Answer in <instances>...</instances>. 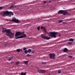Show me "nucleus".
Here are the masks:
<instances>
[{
	"mask_svg": "<svg viewBox=\"0 0 75 75\" xmlns=\"http://www.w3.org/2000/svg\"><path fill=\"white\" fill-rule=\"evenodd\" d=\"M1 15H3L4 16V15H6V14H10V15H11V16H13V15H14V13H13L12 12H8L6 11H4L3 12H2L1 13Z\"/></svg>",
	"mask_w": 75,
	"mask_h": 75,
	"instance_id": "1",
	"label": "nucleus"
},
{
	"mask_svg": "<svg viewBox=\"0 0 75 75\" xmlns=\"http://www.w3.org/2000/svg\"><path fill=\"white\" fill-rule=\"evenodd\" d=\"M60 13V14H63V16H65V15H69L70 13H68L66 10L64 11L62 10H59L58 12V13Z\"/></svg>",
	"mask_w": 75,
	"mask_h": 75,
	"instance_id": "2",
	"label": "nucleus"
},
{
	"mask_svg": "<svg viewBox=\"0 0 75 75\" xmlns=\"http://www.w3.org/2000/svg\"><path fill=\"white\" fill-rule=\"evenodd\" d=\"M50 33L52 35V36L50 35V37H54V38H56L57 36H56V35L57 34V32H50Z\"/></svg>",
	"mask_w": 75,
	"mask_h": 75,
	"instance_id": "3",
	"label": "nucleus"
},
{
	"mask_svg": "<svg viewBox=\"0 0 75 75\" xmlns=\"http://www.w3.org/2000/svg\"><path fill=\"white\" fill-rule=\"evenodd\" d=\"M12 21L13 22H15L16 23H20V22H21V21H19L18 19H16L15 18H13Z\"/></svg>",
	"mask_w": 75,
	"mask_h": 75,
	"instance_id": "4",
	"label": "nucleus"
},
{
	"mask_svg": "<svg viewBox=\"0 0 75 75\" xmlns=\"http://www.w3.org/2000/svg\"><path fill=\"white\" fill-rule=\"evenodd\" d=\"M41 36L44 40H50V38L47 36H46L43 34Z\"/></svg>",
	"mask_w": 75,
	"mask_h": 75,
	"instance_id": "5",
	"label": "nucleus"
},
{
	"mask_svg": "<svg viewBox=\"0 0 75 75\" xmlns=\"http://www.w3.org/2000/svg\"><path fill=\"white\" fill-rule=\"evenodd\" d=\"M23 34V33L22 32H17L15 34V37H18V36H20V35H22Z\"/></svg>",
	"mask_w": 75,
	"mask_h": 75,
	"instance_id": "6",
	"label": "nucleus"
},
{
	"mask_svg": "<svg viewBox=\"0 0 75 75\" xmlns=\"http://www.w3.org/2000/svg\"><path fill=\"white\" fill-rule=\"evenodd\" d=\"M27 37L26 35L25 34H24L22 36H19L16 38V39H18V38H25Z\"/></svg>",
	"mask_w": 75,
	"mask_h": 75,
	"instance_id": "7",
	"label": "nucleus"
},
{
	"mask_svg": "<svg viewBox=\"0 0 75 75\" xmlns=\"http://www.w3.org/2000/svg\"><path fill=\"white\" fill-rule=\"evenodd\" d=\"M10 38H12L14 37V34L13 33H12L11 32L8 35Z\"/></svg>",
	"mask_w": 75,
	"mask_h": 75,
	"instance_id": "8",
	"label": "nucleus"
},
{
	"mask_svg": "<svg viewBox=\"0 0 75 75\" xmlns=\"http://www.w3.org/2000/svg\"><path fill=\"white\" fill-rule=\"evenodd\" d=\"M38 71L39 72V73H45L46 71H45V70H41V69H38Z\"/></svg>",
	"mask_w": 75,
	"mask_h": 75,
	"instance_id": "9",
	"label": "nucleus"
},
{
	"mask_svg": "<svg viewBox=\"0 0 75 75\" xmlns=\"http://www.w3.org/2000/svg\"><path fill=\"white\" fill-rule=\"evenodd\" d=\"M49 56H50V58H54V57H55V54L51 53L49 54Z\"/></svg>",
	"mask_w": 75,
	"mask_h": 75,
	"instance_id": "10",
	"label": "nucleus"
},
{
	"mask_svg": "<svg viewBox=\"0 0 75 75\" xmlns=\"http://www.w3.org/2000/svg\"><path fill=\"white\" fill-rule=\"evenodd\" d=\"M6 33H7V35H8L11 32H10V30L9 29L8 30H6Z\"/></svg>",
	"mask_w": 75,
	"mask_h": 75,
	"instance_id": "11",
	"label": "nucleus"
},
{
	"mask_svg": "<svg viewBox=\"0 0 75 75\" xmlns=\"http://www.w3.org/2000/svg\"><path fill=\"white\" fill-rule=\"evenodd\" d=\"M68 49L67 48H64L63 50V52H68Z\"/></svg>",
	"mask_w": 75,
	"mask_h": 75,
	"instance_id": "12",
	"label": "nucleus"
},
{
	"mask_svg": "<svg viewBox=\"0 0 75 75\" xmlns=\"http://www.w3.org/2000/svg\"><path fill=\"white\" fill-rule=\"evenodd\" d=\"M7 30L5 28H3L2 29V32L3 33H6Z\"/></svg>",
	"mask_w": 75,
	"mask_h": 75,
	"instance_id": "13",
	"label": "nucleus"
},
{
	"mask_svg": "<svg viewBox=\"0 0 75 75\" xmlns=\"http://www.w3.org/2000/svg\"><path fill=\"white\" fill-rule=\"evenodd\" d=\"M24 63L26 65H28V61H25Z\"/></svg>",
	"mask_w": 75,
	"mask_h": 75,
	"instance_id": "14",
	"label": "nucleus"
},
{
	"mask_svg": "<svg viewBox=\"0 0 75 75\" xmlns=\"http://www.w3.org/2000/svg\"><path fill=\"white\" fill-rule=\"evenodd\" d=\"M16 51H17V52H19L20 51H22V49H21L20 50L19 49H18L16 50Z\"/></svg>",
	"mask_w": 75,
	"mask_h": 75,
	"instance_id": "15",
	"label": "nucleus"
},
{
	"mask_svg": "<svg viewBox=\"0 0 75 75\" xmlns=\"http://www.w3.org/2000/svg\"><path fill=\"white\" fill-rule=\"evenodd\" d=\"M21 75H26V73H24V72H21Z\"/></svg>",
	"mask_w": 75,
	"mask_h": 75,
	"instance_id": "16",
	"label": "nucleus"
},
{
	"mask_svg": "<svg viewBox=\"0 0 75 75\" xmlns=\"http://www.w3.org/2000/svg\"><path fill=\"white\" fill-rule=\"evenodd\" d=\"M9 44L6 42H5L4 43V45H5V46H6V45H8Z\"/></svg>",
	"mask_w": 75,
	"mask_h": 75,
	"instance_id": "17",
	"label": "nucleus"
},
{
	"mask_svg": "<svg viewBox=\"0 0 75 75\" xmlns=\"http://www.w3.org/2000/svg\"><path fill=\"white\" fill-rule=\"evenodd\" d=\"M28 53H30L31 52V49H29L28 51Z\"/></svg>",
	"mask_w": 75,
	"mask_h": 75,
	"instance_id": "18",
	"label": "nucleus"
},
{
	"mask_svg": "<svg viewBox=\"0 0 75 75\" xmlns=\"http://www.w3.org/2000/svg\"><path fill=\"white\" fill-rule=\"evenodd\" d=\"M69 41H72L73 42L74 41V39H69Z\"/></svg>",
	"mask_w": 75,
	"mask_h": 75,
	"instance_id": "19",
	"label": "nucleus"
},
{
	"mask_svg": "<svg viewBox=\"0 0 75 75\" xmlns=\"http://www.w3.org/2000/svg\"><path fill=\"white\" fill-rule=\"evenodd\" d=\"M72 44V42H69L67 43V44H69V45H71Z\"/></svg>",
	"mask_w": 75,
	"mask_h": 75,
	"instance_id": "20",
	"label": "nucleus"
},
{
	"mask_svg": "<svg viewBox=\"0 0 75 75\" xmlns=\"http://www.w3.org/2000/svg\"><path fill=\"white\" fill-rule=\"evenodd\" d=\"M25 54H27L28 53V50H26L24 51Z\"/></svg>",
	"mask_w": 75,
	"mask_h": 75,
	"instance_id": "21",
	"label": "nucleus"
},
{
	"mask_svg": "<svg viewBox=\"0 0 75 75\" xmlns=\"http://www.w3.org/2000/svg\"><path fill=\"white\" fill-rule=\"evenodd\" d=\"M18 64H20V62H16V65H18Z\"/></svg>",
	"mask_w": 75,
	"mask_h": 75,
	"instance_id": "22",
	"label": "nucleus"
},
{
	"mask_svg": "<svg viewBox=\"0 0 75 75\" xmlns=\"http://www.w3.org/2000/svg\"><path fill=\"white\" fill-rule=\"evenodd\" d=\"M40 26H38L37 28V30L38 31H39V30H40Z\"/></svg>",
	"mask_w": 75,
	"mask_h": 75,
	"instance_id": "23",
	"label": "nucleus"
},
{
	"mask_svg": "<svg viewBox=\"0 0 75 75\" xmlns=\"http://www.w3.org/2000/svg\"><path fill=\"white\" fill-rule=\"evenodd\" d=\"M32 54H34V51L33 50H32L31 51Z\"/></svg>",
	"mask_w": 75,
	"mask_h": 75,
	"instance_id": "24",
	"label": "nucleus"
},
{
	"mask_svg": "<svg viewBox=\"0 0 75 75\" xmlns=\"http://www.w3.org/2000/svg\"><path fill=\"white\" fill-rule=\"evenodd\" d=\"M58 73H59V74H60V73L61 72V70H59L58 71Z\"/></svg>",
	"mask_w": 75,
	"mask_h": 75,
	"instance_id": "25",
	"label": "nucleus"
},
{
	"mask_svg": "<svg viewBox=\"0 0 75 75\" xmlns=\"http://www.w3.org/2000/svg\"><path fill=\"white\" fill-rule=\"evenodd\" d=\"M26 56H27L28 57H31V55H30L29 54H28L26 55Z\"/></svg>",
	"mask_w": 75,
	"mask_h": 75,
	"instance_id": "26",
	"label": "nucleus"
},
{
	"mask_svg": "<svg viewBox=\"0 0 75 75\" xmlns=\"http://www.w3.org/2000/svg\"><path fill=\"white\" fill-rule=\"evenodd\" d=\"M43 29H44L45 31H47L46 30V29L45 27L43 28Z\"/></svg>",
	"mask_w": 75,
	"mask_h": 75,
	"instance_id": "27",
	"label": "nucleus"
},
{
	"mask_svg": "<svg viewBox=\"0 0 75 75\" xmlns=\"http://www.w3.org/2000/svg\"><path fill=\"white\" fill-rule=\"evenodd\" d=\"M10 8H14V6H11L10 7Z\"/></svg>",
	"mask_w": 75,
	"mask_h": 75,
	"instance_id": "28",
	"label": "nucleus"
},
{
	"mask_svg": "<svg viewBox=\"0 0 75 75\" xmlns=\"http://www.w3.org/2000/svg\"><path fill=\"white\" fill-rule=\"evenodd\" d=\"M12 59V57L10 58L8 60L9 61H10Z\"/></svg>",
	"mask_w": 75,
	"mask_h": 75,
	"instance_id": "29",
	"label": "nucleus"
},
{
	"mask_svg": "<svg viewBox=\"0 0 75 75\" xmlns=\"http://www.w3.org/2000/svg\"><path fill=\"white\" fill-rule=\"evenodd\" d=\"M62 20H60V21H59V23H62Z\"/></svg>",
	"mask_w": 75,
	"mask_h": 75,
	"instance_id": "30",
	"label": "nucleus"
},
{
	"mask_svg": "<svg viewBox=\"0 0 75 75\" xmlns=\"http://www.w3.org/2000/svg\"><path fill=\"white\" fill-rule=\"evenodd\" d=\"M42 64H46V62H43L42 63Z\"/></svg>",
	"mask_w": 75,
	"mask_h": 75,
	"instance_id": "31",
	"label": "nucleus"
},
{
	"mask_svg": "<svg viewBox=\"0 0 75 75\" xmlns=\"http://www.w3.org/2000/svg\"><path fill=\"white\" fill-rule=\"evenodd\" d=\"M43 2L44 3H47V1H43Z\"/></svg>",
	"mask_w": 75,
	"mask_h": 75,
	"instance_id": "32",
	"label": "nucleus"
},
{
	"mask_svg": "<svg viewBox=\"0 0 75 75\" xmlns=\"http://www.w3.org/2000/svg\"><path fill=\"white\" fill-rule=\"evenodd\" d=\"M46 18V17H42L41 18Z\"/></svg>",
	"mask_w": 75,
	"mask_h": 75,
	"instance_id": "33",
	"label": "nucleus"
},
{
	"mask_svg": "<svg viewBox=\"0 0 75 75\" xmlns=\"http://www.w3.org/2000/svg\"><path fill=\"white\" fill-rule=\"evenodd\" d=\"M44 28L43 26H42L41 27V29H42V28Z\"/></svg>",
	"mask_w": 75,
	"mask_h": 75,
	"instance_id": "34",
	"label": "nucleus"
},
{
	"mask_svg": "<svg viewBox=\"0 0 75 75\" xmlns=\"http://www.w3.org/2000/svg\"><path fill=\"white\" fill-rule=\"evenodd\" d=\"M69 58H72V57L71 56H69Z\"/></svg>",
	"mask_w": 75,
	"mask_h": 75,
	"instance_id": "35",
	"label": "nucleus"
},
{
	"mask_svg": "<svg viewBox=\"0 0 75 75\" xmlns=\"http://www.w3.org/2000/svg\"><path fill=\"white\" fill-rule=\"evenodd\" d=\"M27 49L26 48H23V51H24L25 50H26Z\"/></svg>",
	"mask_w": 75,
	"mask_h": 75,
	"instance_id": "36",
	"label": "nucleus"
},
{
	"mask_svg": "<svg viewBox=\"0 0 75 75\" xmlns=\"http://www.w3.org/2000/svg\"><path fill=\"white\" fill-rule=\"evenodd\" d=\"M2 8L3 7H0V10H1V9H2Z\"/></svg>",
	"mask_w": 75,
	"mask_h": 75,
	"instance_id": "37",
	"label": "nucleus"
},
{
	"mask_svg": "<svg viewBox=\"0 0 75 75\" xmlns=\"http://www.w3.org/2000/svg\"><path fill=\"white\" fill-rule=\"evenodd\" d=\"M58 35H59V37H60L61 36V34H58Z\"/></svg>",
	"mask_w": 75,
	"mask_h": 75,
	"instance_id": "38",
	"label": "nucleus"
},
{
	"mask_svg": "<svg viewBox=\"0 0 75 75\" xmlns=\"http://www.w3.org/2000/svg\"><path fill=\"white\" fill-rule=\"evenodd\" d=\"M42 7L43 8H44V6H42Z\"/></svg>",
	"mask_w": 75,
	"mask_h": 75,
	"instance_id": "39",
	"label": "nucleus"
},
{
	"mask_svg": "<svg viewBox=\"0 0 75 75\" xmlns=\"http://www.w3.org/2000/svg\"><path fill=\"white\" fill-rule=\"evenodd\" d=\"M30 20H26V21H29Z\"/></svg>",
	"mask_w": 75,
	"mask_h": 75,
	"instance_id": "40",
	"label": "nucleus"
},
{
	"mask_svg": "<svg viewBox=\"0 0 75 75\" xmlns=\"http://www.w3.org/2000/svg\"><path fill=\"white\" fill-rule=\"evenodd\" d=\"M47 34H49V33L47 32Z\"/></svg>",
	"mask_w": 75,
	"mask_h": 75,
	"instance_id": "41",
	"label": "nucleus"
},
{
	"mask_svg": "<svg viewBox=\"0 0 75 75\" xmlns=\"http://www.w3.org/2000/svg\"><path fill=\"white\" fill-rule=\"evenodd\" d=\"M13 62H11V64H12V63H13Z\"/></svg>",
	"mask_w": 75,
	"mask_h": 75,
	"instance_id": "42",
	"label": "nucleus"
},
{
	"mask_svg": "<svg viewBox=\"0 0 75 75\" xmlns=\"http://www.w3.org/2000/svg\"><path fill=\"white\" fill-rule=\"evenodd\" d=\"M49 2H50V3L51 2V1H49Z\"/></svg>",
	"mask_w": 75,
	"mask_h": 75,
	"instance_id": "43",
	"label": "nucleus"
},
{
	"mask_svg": "<svg viewBox=\"0 0 75 75\" xmlns=\"http://www.w3.org/2000/svg\"><path fill=\"white\" fill-rule=\"evenodd\" d=\"M11 15H10V16H9V17H11Z\"/></svg>",
	"mask_w": 75,
	"mask_h": 75,
	"instance_id": "44",
	"label": "nucleus"
},
{
	"mask_svg": "<svg viewBox=\"0 0 75 75\" xmlns=\"http://www.w3.org/2000/svg\"><path fill=\"white\" fill-rule=\"evenodd\" d=\"M14 51H12V52H14Z\"/></svg>",
	"mask_w": 75,
	"mask_h": 75,
	"instance_id": "45",
	"label": "nucleus"
},
{
	"mask_svg": "<svg viewBox=\"0 0 75 75\" xmlns=\"http://www.w3.org/2000/svg\"><path fill=\"white\" fill-rule=\"evenodd\" d=\"M49 75H50V74H49Z\"/></svg>",
	"mask_w": 75,
	"mask_h": 75,
	"instance_id": "46",
	"label": "nucleus"
}]
</instances>
